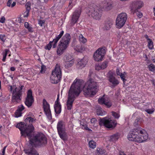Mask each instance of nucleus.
Returning a JSON list of instances; mask_svg holds the SVG:
<instances>
[{"instance_id":"f257e3e1","label":"nucleus","mask_w":155,"mask_h":155,"mask_svg":"<svg viewBox=\"0 0 155 155\" xmlns=\"http://www.w3.org/2000/svg\"><path fill=\"white\" fill-rule=\"evenodd\" d=\"M16 127L21 131L22 136H27L29 139L28 144L29 149L25 150V153L28 155H39L33 147H41L47 144V139L45 135L41 133L33 135L34 128L32 124L27 127L26 124L21 122L17 124Z\"/></svg>"},{"instance_id":"f03ea898","label":"nucleus","mask_w":155,"mask_h":155,"mask_svg":"<svg viewBox=\"0 0 155 155\" xmlns=\"http://www.w3.org/2000/svg\"><path fill=\"white\" fill-rule=\"evenodd\" d=\"M83 81L75 79L70 87L68 91L66 104L68 110H71L73 103L76 97L78 96L81 91V87L84 84Z\"/></svg>"},{"instance_id":"7ed1b4c3","label":"nucleus","mask_w":155,"mask_h":155,"mask_svg":"<svg viewBox=\"0 0 155 155\" xmlns=\"http://www.w3.org/2000/svg\"><path fill=\"white\" fill-rule=\"evenodd\" d=\"M93 75V71H90L88 74V80L85 83L83 87L84 94L86 96H91L95 95L98 91L97 83L91 78Z\"/></svg>"},{"instance_id":"20e7f679","label":"nucleus","mask_w":155,"mask_h":155,"mask_svg":"<svg viewBox=\"0 0 155 155\" xmlns=\"http://www.w3.org/2000/svg\"><path fill=\"white\" fill-rule=\"evenodd\" d=\"M148 137V134L146 131L140 127L130 132L127 138L129 140L141 143L145 141Z\"/></svg>"},{"instance_id":"39448f33","label":"nucleus","mask_w":155,"mask_h":155,"mask_svg":"<svg viewBox=\"0 0 155 155\" xmlns=\"http://www.w3.org/2000/svg\"><path fill=\"white\" fill-rule=\"evenodd\" d=\"M24 86L22 85L21 87H17L15 86H11L10 91H12V101L15 104L20 103L21 101L22 95V89Z\"/></svg>"},{"instance_id":"423d86ee","label":"nucleus","mask_w":155,"mask_h":155,"mask_svg":"<svg viewBox=\"0 0 155 155\" xmlns=\"http://www.w3.org/2000/svg\"><path fill=\"white\" fill-rule=\"evenodd\" d=\"M61 78V71L60 67L56 65L55 69L53 71L50 77L51 81L53 84L58 83Z\"/></svg>"},{"instance_id":"0eeeda50","label":"nucleus","mask_w":155,"mask_h":155,"mask_svg":"<svg viewBox=\"0 0 155 155\" xmlns=\"http://www.w3.org/2000/svg\"><path fill=\"white\" fill-rule=\"evenodd\" d=\"M102 12V11L101 8L95 5L89 9L88 15L94 19L99 20L101 19Z\"/></svg>"},{"instance_id":"6e6552de","label":"nucleus","mask_w":155,"mask_h":155,"mask_svg":"<svg viewBox=\"0 0 155 155\" xmlns=\"http://www.w3.org/2000/svg\"><path fill=\"white\" fill-rule=\"evenodd\" d=\"M57 129L60 137L64 140H67V136L65 131L64 125L62 121H60L58 122Z\"/></svg>"},{"instance_id":"1a4fd4ad","label":"nucleus","mask_w":155,"mask_h":155,"mask_svg":"<svg viewBox=\"0 0 155 155\" xmlns=\"http://www.w3.org/2000/svg\"><path fill=\"white\" fill-rule=\"evenodd\" d=\"M127 18V15L124 12L120 14L117 16L116 19V23L117 27L120 28L123 27Z\"/></svg>"},{"instance_id":"9d476101","label":"nucleus","mask_w":155,"mask_h":155,"mask_svg":"<svg viewBox=\"0 0 155 155\" xmlns=\"http://www.w3.org/2000/svg\"><path fill=\"white\" fill-rule=\"evenodd\" d=\"M99 124L101 126L103 125L107 128H111L116 126L117 123L110 118L107 119L106 117H105L100 119Z\"/></svg>"},{"instance_id":"9b49d317","label":"nucleus","mask_w":155,"mask_h":155,"mask_svg":"<svg viewBox=\"0 0 155 155\" xmlns=\"http://www.w3.org/2000/svg\"><path fill=\"white\" fill-rule=\"evenodd\" d=\"M143 5V2L141 1H135L133 2L130 6L131 12L134 14Z\"/></svg>"},{"instance_id":"f8f14e48","label":"nucleus","mask_w":155,"mask_h":155,"mask_svg":"<svg viewBox=\"0 0 155 155\" xmlns=\"http://www.w3.org/2000/svg\"><path fill=\"white\" fill-rule=\"evenodd\" d=\"M105 51L102 48H99L94 53L93 55L94 59L99 61L102 60L105 54Z\"/></svg>"},{"instance_id":"ddd939ff","label":"nucleus","mask_w":155,"mask_h":155,"mask_svg":"<svg viewBox=\"0 0 155 155\" xmlns=\"http://www.w3.org/2000/svg\"><path fill=\"white\" fill-rule=\"evenodd\" d=\"M69 45L60 41L57 49V54L59 55H61L63 54L66 49Z\"/></svg>"},{"instance_id":"4468645a","label":"nucleus","mask_w":155,"mask_h":155,"mask_svg":"<svg viewBox=\"0 0 155 155\" xmlns=\"http://www.w3.org/2000/svg\"><path fill=\"white\" fill-rule=\"evenodd\" d=\"M43 103L45 113L48 118L50 120L52 118V116L51 110L50 109L49 105L48 104L46 101L45 99H44L43 100Z\"/></svg>"},{"instance_id":"2eb2a0df","label":"nucleus","mask_w":155,"mask_h":155,"mask_svg":"<svg viewBox=\"0 0 155 155\" xmlns=\"http://www.w3.org/2000/svg\"><path fill=\"white\" fill-rule=\"evenodd\" d=\"M34 101V99L32 96V92L31 90H29L28 91L27 97L25 103L28 107L31 106Z\"/></svg>"},{"instance_id":"dca6fc26","label":"nucleus","mask_w":155,"mask_h":155,"mask_svg":"<svg viewBox=\"0 0 155 155\" xmlns=\"http://www.w3.org/2000/svg\"><path fill=\"white\" fill-rule=\"evenodd\" d=\"M98 101L99 104H104L107 107H110L112 105V103L109 98L107 97H104V95L99 98Z\"/></svg>"},{"instance_id":"f3484780","label":"nucleus","mask_w":155,"mask_h":155,"mask_svg":"<svg viewBox=\"0 0 155 155\" xmlns=\"http://www.w3.org/2000/svg\"><path fill=\"white\" fill-rule=\"evenodd\" d=\"M107 76L109 81L112 83L113 86H115L118 84L119 82L113 76L112 72L110 71L107 74Z\"/></svg>"},{"instance_id":"a211bd4d","label":"nucleus","mask_w":155,"mask_h":155,"mask_svg":"<svg viewBox=\"0 0 155 155\" xmlns=\"http://www.w3.org/2000/svg\"><path fill=\"white\" fill-rule=\"evenodd\" d=\"M80 13V11L79 10H76L74 12L71 21V24L72 26L77 22Z\"/></svg>"},{"instance_id":"6ab92c4d","label":"nucleus","mask_w":155,"mask_h":155,"mask_svg":"<svg viewBox=\"0 0 155 155\" xmlns=\"http://www.w3.org/2000/svg\"><path fill=\"white\" fill-rule=\"evenodd\" d=\"M113 3L110 0H105L103 2V7L106 11L111 10L113 7Z\"/></svg>"},{"instance_id":"aec40b11","label":"nucleus","mask_w":155,"mask_h":155,"mask_svg":"<svg viewBox=\"0 0 155 155\" xmlns=\"http://www.w3.org/2000/svg\"><path fill=\"white\" fill-rule=\"evenodd\" d=\"M64 33V31H62L58 35L56 36L55 38L52 41H50L52 45V46H53V48H55L56 47L57 43L63 35Z\"/></svg>"},{"instance_id":"412c9836","label":"nucleus","mask_w":155,"mask_h":155,"mask_svg":"<svg viewBox=\"0 0 155 155\" xmlns=\"http://www.w3.org/2000/svg\"><path fill=\"white\" fill-rule=\"evenodd\" d=\"M71 39V37L69 34H66L62 38L60 41L69 45Z\"/></svg>"},{"instance_id":"4be33fe9","label":"nucleus","mask_w":155,"mask_h":155,"mask_svg":"<svg viewBox=\"0 0 155 155\" xmlns=\"http://www.w3.org/2000/svg\"><path fill=\"white\" fill-rule=\"evenodd\" d=\"M87 58H84L78 62L77 66L81 68L84 67L87 64Z\"/></svg>"},{"instance_id":"5701e85b","label":"nucleus","mask_w":155,"mask_h":155,"mask_svg":"<svg viewBox=\"0 0 155 155\" xmlns=\"http://www.w3.org/2000/svg\"><path fill=\"white\" fill-rule=\"evenodd\" d=\"M97 114L98 115L103 116L105 114L106 112L102 110L101 108L99 106L96 107Z\"/></svg>"},{"instance_id":"b1692460","label":"nucleus","mask_w":155,"mask_h":155,"mask_svg":"<svg viewBox=\"0 0 155 155\" xmlns=\"http://www.w3.org/2000/svg\"><path fill=\"white\" fill-rule=\"evenodd\" d=\"M116 73L118 75H119L120 76L121 79L124 82L126 80L125 78L127 76L126 73L125 72H124L123 74H122L120 72L119 69H117L116 70Z\"/></svg>"},{"instance_id":"393cba45","label":"nucleus","mask_w":155,"mask_h":155,"mask_svg":"<svg viewBox=\"0 0 155 155\" xmlns=\"http://www.w3.org/2000/svg\"><path fill=\"white\" fill-rule=\"evenodd\" d=\"M75 50L78 52H81L84 50V48L80 44L76 45L74 47Z\"/></svg>"},{"instance_id":"a878e982","label":"nucleus","mask_w":155,"mask_h":155,"mask_svg":"<svg viewBox=\"0 0 155 155\" xmlns=\"http://www.w3.org/2000/svg\"><path fill=\"white\" fill-rule=\"evenodd\" d=\"M54 107L55 112L56 114H59L61 113V108L60 104H55Z\"/></svg>"},{"instance_id":"bb28decb","label":"nucleus","mask_w":155,"mask_h":155,"mask_svg":"<svg viewBox=\"0 0 155 155\" xmlns=\"http://www.w3.org/2000/svg\"><path fill=\"white\" fill-rule=\"evenodd\" d=\"M78 39L80 43L84 44L87 41L86 38H84L82 34H80L78 36Z\"/></svg>"},{"instance_id":"cd10ccee","label":"nucleus","mask_w":155,"mask_h":155,"mask_svg":"<svg viewBox=\"0 0 155 155\" xmlns=\"http://www.w3.org/2000/svg\"><path fill=\"white\" fill-rule=\"evenodd\" d=\"M74 61H71L64 62V66L66 68L68 69L72 66L74 64Z\"/></svg>"},{"instance_id":"c85d7f7f","label":"nucleus","mask_w":155,"mask_h":155,"mask_svg":"<svg viewBox=\"0 0 155 155\" xmlns=\"http://www.w3.org/2000/svg\"><path fill=\"white\" fill-rule=\"evenodd\" d=\"M64 62H69L74 61L72 56L69 54L65 55L64 58Z\"/></svg>"},{"instance_id":"c756f323","label":"nucleus","mask_w":155,"mask_h":155,"mask_svg":"<svg viewBox=\"0 0 155 155\" xmlns=\"http://www.w3.org/2000/svg\"><path fill=\"white\" fill-rule=\"evenodd\" d=\"M119 138L118 134H116L112 135L110 137V140L112 141H115L117 140Z\"/></svg>"},{"instance_id":"7c9ffc66","label":"nucleus","mask_w":155,"mask_h":155,"mask_svg":"<svg viewBox=\"0 0 155 155\" xmlns=\"http://www.w3.org/2000/svg\"><path fill=\"white\" fill-rule=\"evenodd\" d=\"M35 119L33 115L32 116H29L27 117L25 120V122L27 123L28 121H29L30 123H32L35 121Z\"/></svg>"},{"instance_id":"2f4dec72","label":"nucleus","mask_w":155,"mask_h":155,"mask_svg":"<svg viewBox=\"0 0 155 155\" xmlns=\"http://www.w3.org/2000/svg\"><path fill=\"white\" fill-rule=\"evenodd\" d=\"M112 24L110 21H107L105 23L104 28L106 30H109L111 27Z\"/></svg>"},{"instance_id":"473e14b6","label":"nucleus","mask_w":155,"mask_h":155,"mask_svg":"<svg viewBox=\"0 0 155 155\" xmlns=\"http://www.w3.org/2000/svg\"><path fill=\"white\" fill-rule=\"evenodd\" d=\"M25 27L26 28L28 29V31L30 32H32L33 31V28L32 27L30 26L28 23L26 22L25 23Z\"/></svg>"},{"instance_id":"72a5a7b5","label":"nucleus","mask_w":155,"mask_h":155,"mask_svg":"<svg viewBox=\"0 0 155 155\" xmlns=\"http://www.w3.org/2000/svg\"><path fill=\"white\" fill-rule=\"evenodd\" d=\"M89 147L92 149L94 148L96 146V143L93 140H90L88 143Z\"/></svg>"},{"instance_id":"f704fd0d","label":"nucleus","mask_w":155,"mask_h":155,"mask_svg":"<svg viewBox=\"0 0 155 155\" xmlns=\"http://www.w3.org/2000/svg\"><path fill=\"white\" fill-rule=\"evenodd\" d=\"M96 153L99 155L103 154L105 153V150L100 148H98L96 151Z\"/></svg>"},{"instance_id":"c9c22d12","label":"nucleus","mask_w":155,"mask_h":155,"mask_svg":"<svg viewBox=\"0 0 155 155\" xmlns=\"http://www.w3.org/2000/svg\"><path fill=\"white\" fill-rule=\"evenodd\" d=\"M149 70L151 71H153L155 69V66L153 64H151L148 66Z\"/></svg>"},{"instance_id":"e433bc0d","label":"nucleus","mask_w":155,"mask_h":155,"mask_svg":"<svg viewBox=\"0 0 155 155\" xmlns=\"http://www.w3.org/2000/svg\"><path fill=\"white\" fill-rule=\"evenodd\" d=\"M100 64L101 69H104L107 67V63L106 61H104L103 63Z\"/></svg>"},{"instance_id":"4c0bfd02","label":"nucleus","mask_w":155,"mask_h":155,"mask_svg":"<svg viewBox=\"0 0 155 155\" xmlns=\"http://www.w3.org/2000/svg\"><path fill=\"white\" fill-rule=\"evenodd\" d=\"M148 42V46L149 48L150 49H152L153 48V42L151 40L150 41H149Z\"/></svg>"},{"instance_id":"58836bf2","label":"nucleus","mask_w":155,"mask_h":155,"mask_svg":"<svg viewBox=\"0 0 155 155\" xmlns=\"http://www.w3.org/2000/svg\"><path fill=\"white\" fill-rule=\"evenodd\" d=\"M111 113L112 115L116 118H118L120 117V115L119 114L114 111L112 112Z\"/></svg>"},{"instance_id":"ea45409f","label":"nucleus","mask_w":155,"mask_h":155,"mask_svg":"<svg viewBox=\"0 0 155 155\" xmlns=\"http://www.w3.org/2000/svg\"><path fill=\"white\" fill-rule=\"evenodd\" d=\"M140 120V119L137 118L135 119L134 122V126L136 127L138 126V125L140 124L139 121Z\"/></svg>"},{"instance_id":"a19ab883","label":"nucleus","mask_w":155,"mask_h":155,"mask_svg":"<svg viewBox=\"0 0 155 155\" xmlns=\"http://www.w3.org/2000/svg\"><path fill=\"white\" fill-rule=\"evenodd\" d=\"M22 114V112H20L19 110H17L15 113V117H18L21 116Z\"/></svg>"},{"instance_id":"79ce46f5","label":"nucleus","mask_w":155,"mask_h":155,"mask_svg":"<svg viewBox=\"0 0 155 155\" xmlns=\"http://www.w3.org/2000/svg\"><path fill=\"white\" fill-rule=\"evenodd\" d=\"M145 111L149 114H151L153 112L154 109L153 108H152L151 109H146L145 110Z\"/></svg>"},{"instance_id":"37998d69","label":"nucleus","mask_w":155,"mask_h":155,"mask_svg":"<svg viewBox=\"0 0 155 155\" xmlns=\"http://www.w3.org/2000/svg\"><path fill=\"white\" fill-rule=\"evenodd\" d=\"M52 47V45L50 41L49 43L45 47V49L48 50H49Z\"/></svg>"},{"instance_id":"c03bdc74","label":"nucleus","mask_w":155,"mask_h":155,"mask_svg":"<svg viewBox=\"0 0 155 155\" xmlns=\"http://www.w3.org/2000/svg\"><path fill=\"white\" fill-rule=\"evenodd\" d=\"M46 67L44 65H42L41 66V69L40 72L41 73H43L45 72L46 70Z\"/></svg>"},{"instance_id":"a18cd8bd","label":"nucleus","mask_w":155,"mask_h":155,"mask_svg":"<svg viewBox=\"0 0 155 155\" xmlns=\"http://www.w3.org/2000/svg\"><path fill=\"white\" fill-rule=\"evenodd\" d=\"M26 10H29L30 11L31 9V3L29 2H27L25 5Z\"/></svg>"},{"instance_id":"49530a36","label":"nucleus","mask_w":155,"mask_h":155,"mask_svg":"<svg viewBox=\"0 0 155 155\" xmlns=\"http://www.w3.org/2000/svg\"><path fill=\"white\" fill-rule=\"evenodd\" d=\"M25 109L24 107L22 105H21L18 107V108L17 110H19L21 112L22 111Z\"/></svg>"},{"instance_id":"de8ad7c7","label":"nucleus","mask_w":155,"mask_h":155,"mask_svg":"<svg viewBox=\"0 0 155 155\" xmlns=\"http://www.w3.org/2000/svg\"><path fill=\"white\" fill-rule=\"evenodd\" d=\"M30 11L28 9V10H26V11L24 12V17H28L29 15V12Z\"/></svg>"},{"instance_id":"09e8293b","label":"nucleus","mask_w":155,"mask_h":155,"mask_svg":"<svg viewBox=\"0 0 155 155\" xmlns=\"http://www.w3.org/2000/svg\"><path fill=\"white\" fill-rule=\"evenodd\" d=\"M95 69L96 70L99 71L101 69L100 64H96L95 65Z\"/></svg>"},{"instance_id":"8fccbe9b","label":"nucleus","mask_w":155,"mask_h":155,"mask_svg":"<svg viewBox=\"0 0 155 155\" xmlns=\"http://www.w3.org/2000/svg\"><path fill=\"white\" fill-rule=\"evenodd\" d=\"M0 39L3 41H4L5 39V36L4 35H0Z\"/></svg>"},{"instance_id":"3c124183","label":"nucleus","mask_w":155,"mask_h":155,"mask_svg":"<svg viewBox=\"0 0 155 155\" xmlns=\"http://www.w3.org/2000/svg\"><path fill=\"white\" fill-rule=\"evenodd\" d=\"M137 12V14L138 17L139 18H141L142 17L143 14L141 12L137 11V12Z\"/></svg>"},{"instance_id":"603ef678","label":"nucleus","mask_w":155,"mask_h":155,"mask_svg":"<svg viewBox=\"0 0 155 155\" xmlns=\"http://www.w3.org/2000/svg\"><path fill=\"white\" fill-rule=\"evenodd\" d=\"M5 20V18L4 16L0 18V22L2 23H4Z\"/></svg>"},{"instance_id":"864d4df0","label":"nucleus","mask_w":155,"mask_h":155,"mask_svg":"<svg viewBox=\"0 0 155 155\" xmlns=\"http://www.w3.org/2000/svg\"><path fill=\"white\" fill-rule=\"evenodd\" d=\"M38 24L42 26V25L45 23V21L43 20H40L38 21Z\"/></svg>"},{"instance_id":"5fc2aeb1","label":"nucleus","mask_w":155,"mask_h":155,"mask_svg":"<svg viewBox=\"0 0 155 155\" xmlns=\"http://www.w3.org/2000/svg\"><path fill=\"white\" fill-rule=\"evenodd\" d=\"M57 100L55 102V104H60L59 101V94H58L57 95Z\"/></svg>"},{"instance_id":"6e6d98bb","label":"nucleus","mask_w":155,"mask_h":155,"mask_svg":"<svg viewBox=\"0 0 155 155\" xmlns=\"http://www.w3.org/2000/svg\"><path fill=\"white\" fill-rule=\"evenodd\" d=\"M12 2V0H9L7 3V5L8 7H10L11 5V4Z\"/></svg>"},{"instance_id":"4d7b16f0","label":"nucleus","mask_w":155,"mask_h":155,"mask_svg":"<svg viewBox=\"0 0 155 155\" xmlns=\"http://www.w3.org/2000/svg\"><path fill=\"white\" fill-rule=\"evenodd\" d=\"M9 51V50L8 49H5V52L3 53V55L7 56L8 52Z\"/></svg>"},{"instance_id":"13d9d810","label":"nucleus","mask_w":155,"mask_h":155,"mask_svg":"<svg viewBox=\"0 0 155 155\" xmlns=\"http://www.w3.org/2000/svg\"><path fill=\"white\" fill-rule=\"evenodd\" d=\"M18 21L19 23L23 22H24V20L21 17H19L18 18Z\"/></svg>"},{"instance_id":"bf43d9fd","label":"nucleus","mask_w":155,"mask_h":155,"mask_svg":"<svg viewBox=\"0 0 155 155\" xmlns=\"http://www.w3.org/2000/svg\"><path fill=\"white\" fill-rule=\"evenodd\" d=\"M91 121L92 123H94L97 122V120L96 119L93 118L91 120Z\"/></svg>"},{"instance_id":"052dcab7","label":"nucleus","mask_w":155,"mask_h":155,"mask_svg":"<svg viewBox=\"0 0 155 155\" xmlns=\"http://www.w3.org/2000/svg\"><path fill=\"white\" fill-rule=\"evenodd\" d=\"M3 81L5 84H7L8 83V82L7 80L4 77H3Z\"/></svg>"},{"instance_id":"680f3d73","label":"nucleus","mask_w":155,"mask_h":155,"mask_svg":"<svg viewBox=\"0 0 155 155\" xmlns=\"http://www.w3.org/2000/svg\"><path fill=\"white\" fill-rule=\"evenodd\" d=\"M6 147H7V146H5V147H4V148H3V149L2 150V155H5V150Z\"/></svg>"},{"instance_id":"e2e57ef3","label":"nucleus","mask_w":155,"mask_h":155,"mask_svg":"<svg viewBox=\"0 0 155 155\" xmlns=\"http://www.w3.org/2000/svg\"><path fill=\"white\" fill-rule=\"evenodd\" d=\"M145 37L146 39H147L148 41L151 40V39L149 38L148 36L147 35H146L145 36Z\"/></svg>"},{"instance_id":"0e129e2a","label":"nucleus","mask_w":155,"mask_h":155,"mask_svg":"<svg viewBox=\"0 0 155 155\" xmlns=\"http://www.w3.org/2000/svg\"><path fill=\"white\" fill-rule=\"evenodd\" d=\"M119 155H126L124 152L120 151Z\"/></svg>"},{"instance_id":"69168bd1","label":"nucleus","mask_w":155,"mask_h":155,"mask_svg":"<svg viewBox=\"0 0 155 155\" xmlns=\"http://www.w3.org/2000/svg\"><path fill=\"white\" fill-rule=\"evenodd\" d=\"M16 3L15 2H13L12 4L11 5L12 7H13L14 6H15V5H16Z\"/></svg>"},{"instance_id":"338daca9","label":"nucleus","mask_w":155,"mask_h":155,"mask_svg":"<svg viewBox=\"0 0 155 155\" xmlns=\"http://www.w3.org/2000/svg\"><path fill=\"white\" fill-rule=\"evenodd\" d=\"M6 57V56H5V55H3V58L2 59V61H5Z\"/></svg>"},{"instance_id":"774afa93","label":"nucleus","mask_w":155,"mask_h":155,"mask_svg":"<svg viewBox=\"0 0 155 155\" xmlns=\"http://www.w3.org/2000/svg\"><path fill=\"white\" fill-rule=\"evenodd\" d=\"M10 70L12 71H14L15 70V68L14 67H12L11 68Z\"/></svg>"}]
</instances>
